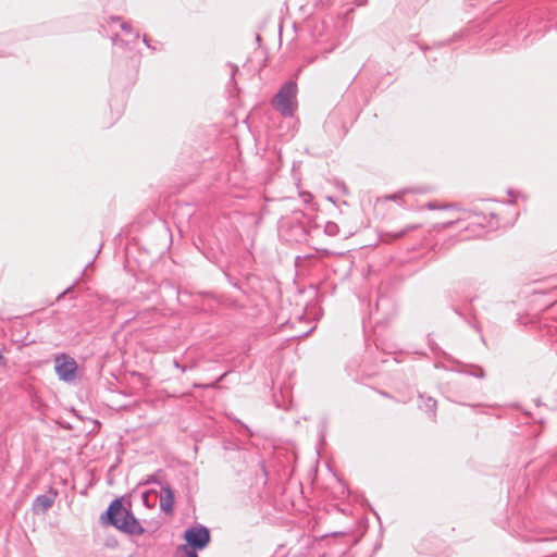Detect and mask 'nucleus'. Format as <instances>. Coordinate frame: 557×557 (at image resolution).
Segmentation results:
<instances>
[{
    "label": "nucleus",
    "instance_id": "9",
    "mask_svg": "<svg viewBox=\"0 0 557 557\" xmlns=\"http://www.w3.org/2000/svg\"><path fill=\"white\" fill-rule=\"evenodd\" d=\"M325 233L331 235V236H335L338 234V226L336 223L334 222H327L326 225H325Z\"/></svg>",
    "mask_w": 557,
    "mask_h": 557
},
{
    "label": "nucleus",
    "instance_id": "8",
    "mask_svg": "<svg viewBox=\"0 0 557 557\" xmlns=\"http://www.w3.org/2000/svg\"><path fill=\"white\" fill-rule=\"evenodd\" d=\"M175 557H198L197 552L189 546H178L174 554Z\"/></svg>",
    "mask_w": 557,
    "mask_h": 557
},
{
    "label": "nucleus",
    "instance_id": "18",
    "mask_svg": "<svg viewBox=\"0 0 557 557\" xmlns=\"http://www.w3.org/2000/svg\"><path fill=\"white\" fill-rule=\"evenodd\" d=\"M479 371H480V373H479V374H476V375H478V376H480V377H481V376H483V372H482V370L480 369Z\"/></svg>",
    "mask_w": 557,
    "mask_h": 557
},
{
    "label": "nucleus",
    "instance_id": "17",
    "mask_svg": "<svg viewBox=\"0 0 557 557\" xmlns=\"http://www.w3.org/2000/svg\"><path fill=\"white\" fill-rule=\"evenodd\" d=\"M174 364L176 368L181 369L182 371H185V368L181 367L177 361H175Z\"/></svg>",
    "mask_w": 557,
    "mask_h": 557
},
{
    "label": "nucleus",
    "instance_id": "13",
    "mask_svg": "<svg viewBox=\"0 0 557 557\" xmlns=\"http://www.w3.org/2000/svg\"><path fill=\"white\" fill-rule=\"evenodd\" d=\"M435 406H436V401L433 398H428L426 407L430 409H433V408H435Z\"/></svg>",
    "mask_w": 557,
    "mask_h": 557
},
{
    "label": "nucleus",
    "instance_id": "4",
    "mask_svg": "<svg viewBox=\"0 0 557 557\" xmlns=\"http://www.w3.org/2000/svg\"><path fill=\"white\" fill-rule=\"evenodd\" d=\"M54 370L61 381L72 382L76 375L77 364L72 357L63 354L55 357Z\"/></svg>",
    "mask_w": 557,
    "mask_h": 557
},
{
    "label": "nucleus",
    "instance_id": "1",
    "mask_svg": "<svg viewBox=\"0 0 557 557\" xmlns=\"http://www.w3.org/2000/svg\"><path fill=\"white\" fill-rule=\"evenodd\" d=\"M103 524H111L129 534H141L144 528L131 511L123 507L120 499H114L101 516Z\"/></svg>",
    "mask_w": 557,
    "mask_h": 557
},
{
    "label": "nucleus",
    "instance_id": "14",
    "mask_svg": "<svg viewBox=\"0 0 557 557\" xmlns=\"http://www.w3.org/2000/svg\"><path fill=\"white\" fill-rule=\"evenodd\" d=\"M301 196L305 202H309L311 200V195L309 193H304Z\"/></svg>",
    "mask_w": 557,
    "mask_h": 557
},
{
    "label": "nucleus",
    "instance_id": "7",
    "mask_svg": "<svg viewBox=\"0 0 557 557\" xmlns=\"http://www.w3.org/2000/svg\"><path fill=\"white\" fill-rule=\"evenodd\" d=\"M173 505H174L173 492L171 491L170 487L163 488V495L161 497V503H160L161 509L164 512H170L173 509Z\"/></svg>",
    "mask_w": 557,
    "mask_h": 557
},
{
    "label": "nucleus",
    "instance_id": "15",
    "mask_svg": "<svg viewBox=\"0 0 557 557\" xmlns=\"http://www.w3.org/2000/svg\"><path fill=\"white\" fill-rule=\"evenodd\" d=\"M405 193H407V190L401 191L399 194H394V195L389 196L388 198L395 200V199L399 198L401 194H405Z\"/></svg>",
    "mask_w": 557,
    "mask_h": 557
},
{
    "label": "nucleus",
    "instance_id": "10",
    "mask_svg": "<svg viewBox=\"0 0 557 557\" xmlns=\"http://www.w3.org/2000/svg\"><path fill=\"white\" fill-rule=\"evenodd\" d=\"M458 220H459V218H451L450 220H448L446 222L437 224V226H441L442 228H447V227L451 226L453 224H455Z\"/></svg>",
    "mask_w": 557,
    "mask_h": 557
},
{
    "label": "nucleus",
    "instance_id": "6",
    "mask_svg": "<svg viewBox=\"0 0 557 557\" xmlns=\"http://www.w3.org/2000/svg\"><path fill=\"white\" fill-rule=\"evenodd\" d=\"M54 495H39L36 497L33 508L35 512H45L52 507Z\"/></svg>",
    "mask_w": 557,
    "mask_h": 557
},
{
    "label": "nucleus",
    "instance_id": "12",
    "mask_svg": "<svg viewBox=\"0 0 557 557\" xmlns=\"http://www.w3.org/2000/svg\"><path fill=\"white\" fill-rule=\"evenodd\" d=\"M416 228H418V225H416V224L409 225V226H407V227H406L401 233L397 234V236H396V237H400V236H403L404 234H406L407 232L413 231V230H416Z\"/></svg>",
    "mask_w": 557,
    "mask_h": 557
},
{
    "label": "nucleus",
    "instance_id": "16",
    "mask_svg": "<svg viewBox=\"0 0 557 557\" xmlns=\"http://www.w3.org/2000/svg\"><path fill=\"white\" fill-rule=\"evenodd\" d=\"M149 41H150L149 38L145 35L144 36V42L147 45L148 48L151 47Z\"/></svg>",
    "mask_w": 557,
    "mask_h": 557
},
{
    "label": "nucleus",
    "instance_id": "5",
    "mask_svg": "<svg viewBox=\"0 0 557 557\" xmlns=\"http://www.w3.org/2000/svg\"><path fill=\"white\" fill-rule=\"evenodd\" d=\"M109 23L111 25L119 24L120 28L125 33L127 39L121 38L117 34L113 37L114 45H120L128 41H136L139 38V33L133 29L132 25L128 22H123L121 17L112 16L110 17Z\"/></svg>",
    "mask_w": 557,
    "mask_h": 557
},
{
    "label": "nucleus",
    "instance_id": "3",
    "mask_svg": "<svg viewBox=\"0 0 557 557\" xmlns=\"http://www.w3.org/2000/svg\"><path fill=\"white\" fill-rule=\"evenodd\" d=\"M184 540L186 544L183 546H189L195 552L202 550L210 543V532L202 525L189 528L184 532Z\"/></svg>",
    "mask_w": 557,
    "mask_h": 557
},
{
    "label": "nucleus",
    "instance_id": "2",
    "mask_svg": "<svg viewBox=\"0 0 557 557\" xmlns=\"http://www.w3.org/2000/svg\"><path fill=\"white\" fill-rule=\"evenodd\" d=\"M297 85L288 82L277 92L273 104L283 115H292L296 108Z\"/></svg>",
    "mask_w": 557,
    "mask_h": 557
},
{
    "label": "nucleus",
    "instance_id": "11",
    "mask_svg": "<svg viewBox=\"0 0 557 557\" xmlns=\"http://www.w3.org/2000/svg\"><path fill=\"white\" fill-rule=\"evenodd\" d=\"M425 207H426L429 210L451 208L450 206H438V205H436L435 202H428V203L425 205Z\"/></svg>",
    "mask_w": 557,
    "mask_h": 557
}]
</instances>
